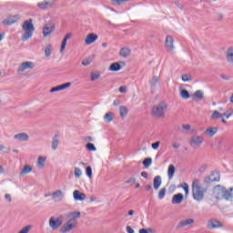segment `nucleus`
I'll return each mask as SVG.
<instances>
[{"label": "nucleus", "mask_w": 233, "mask_h": 233, "mask_svg": "<svg viewBox=\"0 0 233 233\" xmlns=\"http://www.w3.org/2000/svg\"><path fill=\"white\" fill-rule=\"evenodd\" d=\"M119 103H120L119 99H116L114 100L113 105L114 106H119Z\"/></svg>", "instance_id": "0e129e2a"}, {"label": "nucleus", "mask_w": 233, "mask_h": 233, "mask_svg": "<svg viewBox=\"0 0 233 233\" xmlns=\"http://www.w3.org/2000/svg\"><path fill=\"white\" fill-rule=\"evenodd\" d=\"M67 218H69V220L73 221V223H77L78 218H81V212L79 211L69 212L67 214Z\"/></svg>", "instance_id": "f3484780"}, {"label": "nucleus", "mask_w": 233, "mask_h": 233, "mask_svg": "<svg viewBox=\"0 0 233 233\" xmlns=\"http://www.w3.org/2000/svg\"><path fill=\"white\" fill-rule=\"evenodd\" d=\"M104 119L106 123H111V121H114V113L108 112L104 116Z\"/></svg>", "instance_id": "c756f323"}, {"label": "nucleus", "mask_w": 233, "mask_h": 233, "mask_svg": "<svg viewBox=\"0 0 233 233\" xmlns=\"http://www.w3.org/2000/svg\"><path fill=\"white\" fill-rule=\"evenodd\" d=\"M61 225H63L62 216L58 217L57 218H56V217H51L49 218V227L52 228V230H57Z\"/></svg>", "instance_id": "20e7f679"}, {"label": "nucleus", "mask_w": 233, "mask_h": 233, "mask_svg": "<svg viewBox=\"0 0 233 233\" xmlns=\"http://www.w3.org/2000/svg\"><path fill=\"white\" fill-rule=\"evenodd\" d=\"M221 180V175H219V172L215 171L210 173L209 177H205L204 181L205 183H214Z\"/></svg>", "instance_id": "423d86ee"}, {"label": "nucleus", "mask_w": 233, "mask_h": 233, "mask_svg": "<svg viewBox=\"0 0 233 233\" xmlns=\"http://www.w3.org/2000/svg\"><path fill=\"white\" fill-rule=\"evenodd\" d=\"M99 77H101L99 73H91V81H96V79H99Z\"/></svg>", "instance_id": "37998d69"}, {"label": "nucleus", "mask_w": 233, "mask_h": 233, "mask_svg": "<svg viewBox=\"0 0 233 233\" xmlns=\"http://www.w3.org/2000/svg\"><path fill=\"white\" fill-rule=\"evenodd\" d=\"M46 161V158L45 157H39L37 161L38 167H45Z\"/></svg>", "instance_id": "4c0bfd02"}, {"label": "nucleus", "mask_w": 233, "mask_h": 233, "mask_svg": "<svg viewBox=\"0 0 233 233\" xmlns=\"http://www.w3.org/2000/svg\"><path fill=\"white\" fill-rule=\"evenodd\" d=\"M229 110H230V113L228 114V117H232V116H233V108H231Z\"/></svg>", "instance_id": "774afa93"}, {"label": "nucleus", "mask_w": 233, "mask_h": 233, "mask_svg": "<svg viewBox=\"0 0 233 233\" xmlns=\"http://www.w3.org/2000/svg\"><path fill=\"white\" fill-rule=\"evenodd\" d=\"M3 150H7V151H4L3 154H6L7 152H10V148H8L3 145H0V152Z\"/></svg>", "instance_id": "5fc2aeb1"}, {"label": "nucleus", "mask_w": 233, "mask_h": 233, "mask_svg": "<svg viewBox=\"0 0 233 233\" xmlns=\"http://www.w3.org/2000/svg\"><path fill=\"white\" fill-rule=\"evenodd\" d=\"M70 37H72V35L71 34H67L66 35V36L64 37L63 41L65 43H66V41H68V39H70Z\"/></svg>", "instance_id": "052dcab7"}, {"label": "nucleus", "mask_w": 233, "mask_h": 233, "mask_svg": "<svg viewBox=\"0 0 233 233\" xmlns=\"http://www.w3.org/2000/svg\"><path fill=\"white\" fill-rule=\"evenodd\" d=\"M195 97H197V99H203V91L197 90L195 92Z\"/></svg>", "instance_id": "c03bdc74"}, {"label": "nucleus", "mask_w": 233, "mask_h": 233, "mask_svg": "<svg viewBox=\"0 0 233 233\" xmlns=\"http://www.w3.org/2000/svg\"><path fill=\"white\" fill-rule=\"evenodd\" d=\"M193 223H194L193 218L184 219L177 225L176 228L177 230H179L181 228H185V227H188V225H192Z\"/></svg>", "instance_id": "9b49d317"}, {"label": "nucleus", "mask_w": 233, "mask_h": 233, "mask_svg": "<svg viewBox=\"0 0 233 233\" xmlns=\"http://www.w3.org/2000/svg\"><path fill=\"white\" fill-rule=\"evenodd\" d=\"M121 68H123V66H121V64H119L118 62H115L110 65L109 72H119Z\"/></svg>", "instance_id": "b1692460"}, {"label": "nucleus", "mask_w": 233, "mask_h": 233, "mask_svg": "<svg viewBox=\"0 0 233 233\" xmlns=\"http://www.w3.org/2000/svg\"><path fill=\"white\" fill-rule=\"evenodd\" d=\"M167 108H168V105L166 102H160L158 105L153 106L152 114L155 117H165Z\"/></svg>", "instance_id": "7ed1b4c3"}, {"label": "nucleus", "mask_w": 233, "mask_h": 233, "mask_svg": "<svg viewBox=\"0 0 233 233\" xmlns=\"http://www.w3.org/2000/svg\"><path fill=\"white\" fill-rule=\"evenodd\" d=\"M77 227V223L73 222L72 220L68 219L66 224H64L61 228H60V232L61 233H67L70 232L72 230H74V228H76Z\"/></svg>", "instance_id": "39448f33"}, {"label": "nucleus", "mask_w": 233, "mask_h": 233, "mask_svg": "<svg viewBox=\"0 0 233 233\" xmlns=\"http://www.w3.org/2000/svg\"><path fill=\"white\" fill-rule=\"evenodd\" d=\"M132 50H130V48L128 47H124L120 49L119 52V56H121V57H128V56H130Z\"/></svg>", "instance_id": "a878e982"}, {"label": "nucleus", "mask_w": 233, "mask_h": 233, "mask_svg": "<svg viewBox=\"0 0 233 233\" xmlns=\"http://www.w3.org/2000/svg\"><path fill=\"white\" fill-rule=\"evenodd\" d=\"M214 196L216 199H226V201H233V187L227 189L225 186L217 185L214 187Z\"/></svg>", "instance_id": "f257e3e1"}, {"label": "nucleus", "mask_w": 233, "mask_h": 233, "mask_svg": "<svg viewBox=\"0 0 233 233\" xmlns=\"http://www.w3.org/2000/svg\"><path fill=\"white\" fill-rule=\"evenodd\" d=\"M167 196V187H163L158 193V199H163Z\"/></svg>", "instance_id": "ea45409f"}, {"label": "nucleus", "mask_w": 233, "mask_h": 233, "mask_svg": "<svg viewBox=\"0 0 233 233\" xmlns=\"http://www.w3.org/2000/svg\"><path fill=\"white\" fill-rule=\"evenodd\" d=\"M142 165H144V167H146V168H148V167H150V165H152V157H147L143 160Z\"/></svg>", "instance_id": "e433bc0d"}, {"label": "nucleus", "mask_w": 233, "mask_h": 233, "mask_svg": "<svg viewBox=\"0 0 233 233\" xmlns=\"http://www.w3.org/2000/svg\"><path fill=\"white\" fill-rule=\"evenodd\" d=\"M56 30V25L52 23L46 24L43 28V35L44 37H47V35H50L52 32Z\"/></svg>", "instance_id": "6e6552de"}, {"label": "nucleus", "mask_w": 233, "mask_h": 233, "mask_svg": "<svg viewBox=\"0 0 233 233\" xmlns=\"http://www.w3.org/2000/svg\"><path fill=\"white\" fill-rule=\"evenodd\" d=\"M86 141H88V143H91L92 141H94V138L92 137H86Z\"/></svg>", "instance_id": "69168bd1"}, {"label": "nucleus", "mask_w": 233, "mask_h": 233, "mask_svg": "<svg viewBox=\"0 0 233 233\" xmlns=\"http://www.w3.org/2000/svg\"><path fill=\"white\" fill-rule=\"evenodd\" d=\"M69 86H72V83L70 82L60 85L61 90H66V88H69Z\"/></svg>", "instance_id": "49530a36"}, {"label": "nucleus", "mask_w": 233, "mask_h": 233, "mask_svg": "<svg viewBox=\"0 0 233 233\" xmlns=\"http://www.w3.org/2000/svg\"><path fill=\"white\" fill-rule=\"evenodd\" d=\"M223 223L221 221L216 219V218H211L208 222V228H210L211 230H214L216 228H222Z\"/></svg>", "instance_id": "0eeeda50"}, {"label": "nucleus", "mask_w": 233, "mask_h": 233, "mask_svg": "<svg viewBox=\"0 0 233 233\" xmlns=\"http://www.w3.org/2000/svg\"><path fill=\"white\" fill-rule=\"evenodd\" d=\"M182 128H183V130H190L191 127H190V125H183Z\"/></svg>", "instance_id": "e2e57ef3"}, {"label": "nucleus", "mask_w": 233, "mask_h": 233, "mask_svg": "<svg viewBox=\"0 0 233 233\" xmlns=\"http://www.w3.org/2000/svg\"><path fill=\"white\" fill-rule=\"evenodd\" d=\"M141 176H142V177H144L145 179H148V173H147V171H143V172L141 173Z\"/></svg>", "instance_id": "680f3d73"}, {"label": "nucleus", "mask_w": 233, "mask_h": 233, "mask_svg": "<svg viewBox=\"0 0 233 233\" xmlns=\"http://www.w3.org/2000/svg\"><path fill=\"white\" fill-rule=\"evenodd\" d=\"M174 174H176V167L171 164L168 166L167 168L168 179H172V177H174Z\"/></svg>", "instance_id": "bb28decb"}, {"label": "nucleus", "mask_w": 233, "mask_h": 233, "mask_svg": "<svg viewBox=\"0 0 233 233\" xmlns=\"http://www.w3.org/2000/svg\"><path fill=\"white\" fill-rule=\"evenodd\" d=\"M148 232H152V229L151 228H141L139 229V233H148Z\"/></svg>", "instance_id": "bf43d9fd"}, {"label": "nucleus", "mask_w": 233, "mask_h": 233, "mask_svg": "<svg viewBox=\"0 0 233 233\" xmlns=\"http://www.w3.org/2000/svg\"><path fill=\"white\" fill-rule=\"evenodd\" d=\"M14 24H15V20H12L10 18L3 21V25H5V26H12Z\"/></svg>", "instance_id": "58836bf2"}, {"label": "nucleus", "mask_w": 233, "mask_h": 233, "mask_svg": "<svg viewBox=\"0 0 233 233\" xmlns=\"http://www.w3.org/2000/svg\"><path fill=\"white\" fill-rule=\"evenodd\" d=\"M23 29L25 31H32L35 30V27H34V24H32V19L26 20L24 22Z\"/></svg>", "instance_id": "a211bd4d"}, {"label": "nucleus", "mask_w": 233, "mask_h": 233, "mask_svg": "<svg viewBox=\"0 0 233 233\" xmlns=\"http://www.w3.org/2000/svg\"><path fill=\"white\" fill-rule=\"evenodd\" d=\"M163 181L161 180V176H156L153 179V187L155 190H159V187H161V184Z\"/></svg>", "instance_id": "412c9836"}, {"label": "nucleus", "mask_w": 233, "mask_h": 233, "mask_svg": "<svg viewBox=\"0 0 233 233\" xmlns=\"http://www.w3.org/2000/svg\"><path fill=\"white\" fill-rule=\"evenodd\" d=\"M35 66L34 62H24L19 66L17 72H25L28 68H34Z\"/></svg>", "instance_id": "9d476101"}, {"label": "nucleus", "mask_w": 233, "mask_h": 233, "mask_svg": "<svg viewBox=\"0 0 233 233\" xmlns=\"http://www.w3.org/2000/svg\"><path fill=\"white\" fill-rule=\"evenodd\" d=\"M113 5H117L118 6L122 4V3H127L128 0H111Z\"/></svg>", "instance_id": "8fccbe9b"}, {"label": "nucleus", "mask_w": 233, "mask_h": 233, "mask_svg": "<svg viewBox=\"0 0 233 233\" xmlns=\"http://www.w3.org/2000/svg\"><path fill=\"white\" fill-rule=\"evenodd\" d=\"M45 56L46 57H50L52 56V45H48L45 48Z\"/></svg>", "instance_id": "f704fd0d"}, {"label": "nucleus", "mask_w": 233, "mask_h": 233, "mask_svg": "<svg viewBox=\"0 0 233 233\" xmlns=\"http://www.w3.org/2000/svg\"><path fill=\"white\" fill-rule=\"evenodd\" d=\"M165 46L166 48H167V50H174L175 46H174V38L170 35H167L166 37V43H165Z\"/></svg>", "instance_id": "dca6fc26"}, {"label": "nucleus", "mask_w": 233, "mask_h": 233, "mask_svg": "<svg viewBox=\"0 0 233 233\" xmlns=\"http://www.w3.org/2000/svg\"><path fill=\"white\" fill-rule=\"evenodd\" d=\"M226 59L229 65H233V46H230L227 50Z\"/></svg>", "instance_id": "6ab92c4d"}, {"label": "nucleus", "mask_w": 233, "mask_h": 233, "mask_svg": "<svg viewBox=\"0 0 233 233\" xmlns=\"http://www.w3.org/2000/svg\"><path fill=\"white\" fill-rule=\"evenodd\" d=\"M57 147H59V136L55 135L52 141V149L57 150Z\"/></svg>", "instance_id": "cd10ccee"}, {"label": "nucleus", "mask_w": 233, "mask_h": 233, "mask_svg": "<svg viewBox=\"0 0 233 233\" xmlns=\"http://www.w3.org/2000/svg\"><path fill=\"white\" fill-rule=\"evenodd\" d=\"M159 145H161V142L157 141V142L151 144V147L153 148V150H157V148H159Z\"/></svg>", "instance_id": "09e8293b"}, {"label": "nucleus", "mask_w": 233, "mask_h": 233, "mask_svg": "<svg viewBox=\"0 0 233 233\" xmlns=\"http://www.w3.org/2000/svg\"><path fill=\"white\" fill-rule=\"evenodd\" d=\"M65 48H66V42L62 41L61 47H60V53L63 54L65 51Z\"/></svg>", "instance_id": "4d7b16f0"}, {"label": "nucleus", "mask_w": 233, "mask_h": 233, "mask_svg": "<svg viewBox=\"0 0 233 233\" xmlns=\"http://www.w3.org/2000/svg\"><path fill=\"white\" fill-rule=\"evenodd\" d=\"M118 92H120V94H127V86H122L118 88Z\"/></svg>", "instance_id": "6e6d98bb"}, {"label": "nucleus", "mask_w": 233, "mask_h": 233, "mask_svg": "<svg viewBox=\"0 0 233 233\" xmlns=\"http://www.w3.org/2000/svg\"><path fill=\"white\" fill-rule=\"evenodd\" d=\"M227 116V113H219V111H214L213 114L211 115V119H221V117H225Z\"/></svg>", "instance_id": "c85d7f7f"}, {"label": "nucleus", "mask_w": 233, "mask_h": 233, "mask_svg": "<svg viewBox=\"0 0 233 233\" xmlns=\"http://www.w3.org/2000/svg\"><path fill=\"white\" fill-rule=\"evenodd\" d=\"M125 183L126 185H134V183H136V177H132L129 179H127Z\"/></svg>", "instance_id": "3c124183"}, {"label": "nucleus", "mask_w": 233, "mask_h": 233, "mask_svg": "<svg viewBox=\"0 0 233 233\" xmlns=\"http://www.w3.org/2000/svg\"><path fill=\"white\" fill-rule=\"evenodd\" d=\"M61 86L59 85V86H54V87H52L51 89H50V92L51 93H54V92H61Z\"/></svg>", "instance_id": "603ef678"}, {"label": "nucleus", "mask_w": 233, "mask_h": 233, "mask_svg": "<svg viewBox=\"0 0 233 233\" xmlns=\"http://www.w3.org/2000/svg\"><path fill=\"white\" fill-rule=\"evenodd\" d=\"M157 83H159V77L153 76L152 80L150 81L151 88H156V86H157Z\"/></svg>", "instance_id": "72a5a7b5"}, {"label": "nucleus", "mask_w": 233, "mask_h": 233, "mask_svg": "<svg viewBox=\"0 0 233 233\" xmlns=\"http://www.w3.org/2000/svg\"><path fill=\"white\" fill-rule=\"evenodd\" d=\"M64 198L65 194H63L61 189L56 190L52 194V199H55V201H63Z\"/></svg>", "instance_id": "4468645a"}, {"label": "nucleus", "mask_w": 233, "mask_h": 233, "mask_svg": "<svg viewBox=\"0 0 233 233\" xmlns=\"http://www.w3.org/2000/svg\"><path fill=\"white\" fill-rule=\"evenodd\" d=\"M145 188H146V190L150 191V190H152V185H147L145 187Z\"/></svg>", "instance_id": "338daca9"}, {"label": "nucleus", "mask_w": 233, "mask_h": 233, "mask_svg": "<svg viewBox=\"0 0 233 233\" xmlns=\"http://www.w3.org/2000/svg\"><path fill=\"white\" fill-rule=\"evenodd\" d=\"M205 192H207V189L202 188L201 186H199V180L195 179L192 183V194H193V199L196 201H203V198H205Z\"/></svg>", "instance_id": "f03ea898"}, {"label": "nucleus", "mask_w": 233, "mask_h": 233, "mask_svg": "<svg viewBox=\"0 0 233 233\" xmlns=\"http://www.w3.org/2000/svg\"><path fill=\"white\" fill-rule=\"evenodd\" d=\"M126 230L127 233H136V231H134V229L130 226H127Z\"/></svg>", "instance_id": "13d9d810"}, {"label": "nucleus", "mask_w": 233, "mask_h": 233, "mask_svg": "<svg viewBox=\"0 0 233 233\" xmlns=\"http://www.w3.org/2000/svg\"><path fill=\"white\" fill-rule=\"evenodd\" d=\"M205 138L203 137L194 136L191 137L190 146L191 147H201L203 145Z\"/></svg>", "instance_id": "1a4fd4ad"}, {"label": "nucleus", "mask_w": 233, "mask_h": 233, "mask_svg": "<svg viewBox=\"0 0 233 233\" xmlns=\"http://www.w3.org/2000/svg\"><path fill=\"white\" fill-rule=\"evenodd\" d=\"M86 148L89 151V152H96V150H97V148L96 147V146L90 142H88L86 145Z\"/></svg>", "instance_id": "c9c22d12"}, {"label": "nucleus", "mask_w": 233, "mask_h": 233, "mask_svg": "<svg viewBox=\"0 0 233 233\" xmlns=\"http://www.w3.org/2000/svg\"><path fill=\"white\" fill-rule=\"evenodd\" d=\"M14 139H18V141H28L30 137H28V134L26 133H18L15 135Z\"/></svg>", "instance_id": "4be33fe9"}, {"label": "nucleus", "mask_w": 233, "mask_h": 233, "mask_svg": "<svg viewBox=\"0 0 233 233\" xmlns=\"http://www.w3.org/2000/svg\"><path fill=\"white\" fill-rule=\"evenodd\" d=\"M90 63H92V60L91 59H84L83 61H82V65H83V66H88L89 65H90Z\"/></svg>", "instance_id": "864d4df0"}, {"label": "nucleus", "mask_w": 233, "mask_h": 233, "mask_svg": "<svg viewBox=\"0 0 233 233\" xmlns=\"http://www.w3.org/2000/svg\"><path fill=\"white\" fill-rule=\"evenodd\" d=\"M33 35H34V31H25L22 35V39L24 41H28V39H30V37H32Z\"/></svg>", "instance_id": "2f4dec72"}, {"label": "nucleus", "mask_w": 233, "mask_h": 233, "mask_svg": "<svg viewBox=\"0 0 233 233\" xmlns=\"http://www.w3.org/2000/svg\"><path fill=\"white\" fill-rule=\"evenodd\" d=\"M99 39V36L94 33H90L86 37V45H92V43H96Z\"/></svg>", "instance_id": "ddd939ff"}, {"label": "nucleus", "mask_w": 233, "mask_h": 233, "mask_svg": "<svg viewBox=\"0 0 233 233\" xmlns=\"http://www.w3.org/2000/svg\"><path fill=\"white\" fill-rule=\"evenodd\" d=\"M86 176H87V177H89V179H92V167L87 166L86 167Z\"/></svg>", "instance_id": "a19ab883"}, {"label": "nucleus", "mask_w": 233, "mask_h": 233, "mask_svg": "<svg viewBox=\"0 0 233 233\" xmlns=\"http://www.w3.org/2000/svg\"><path fill=\"white\" fill-rule=\"evenodd\" d=\"M183 199H184L183 193H177L173 196L172 204L173 205H180V203H183Z\"/></svg>", "instance_id": "2eb2a0df"}, {"label": "nucleus", "mask_w": 233, "mask_h": 233, "mask_svg": "<svg viewBox=\"0 0 233 233\" xmlns=\"http://www.w3.org/2000/svg\"><path fill=\"white\" fill-rule=\"evenodd\" d=\"M182 81L184 83H187L188 81H192V76L188 75V74H185L182 76Z\"/></svg>", "instance_id": "79ce46f5"}, {"label": "nucleus", "mask_w": 233, "mask_h": 233, "mask_svg": "<svg viewBox=\"0 0 233 233\" xmlns=\"http://www.w3.org/2000/svg\"><path fill=\"white\" fill-rule=\"evenodd\" d=\"M81 174H83V172L81 171V168L76 167L75 168V177H81Z\"/></svg>", "instance_id": "de8ad7c7"}, {"label": "nucleus", "mask_w": 233, "mask_h": 233, "mask_svg": "<svg viewBox=\"0 0 233 233\" xmlns=\"http://www.w3.org/2000/svg\"><path fill=\"white\" fill-rule=\"evenodd\" d=\"M182 188H183V190H184L186 196H188V192H189L188 184L183 183V184H182Z\"/></svg>", "instance_id": "a18cd8bd"}, {"label": "nucleus", "mask_w": 233, "mask_h": 233, "mask_svg": "<svg viewBox=\"0 0 233 233\" xmlns=\"http://www.w3.org/2000/svg\"><path fill=\"white\" fill-rule=\"evenodd\" d=\"M180 97H182V99H190V93L187 89H182L180 91Z\"/></svg>", "instance_id": "7c9ffc66"}, {"label": "nucleus", "mask_w": 233, "mask_h": 233, "mask_svg": "<svg viewBox=\"0 0 233 233\" xmlns=\"http://www.w3.org/2000/svg\"><path fill=\"white\" fill-rule=\"evenodd\" d=\"M73 197L75 201H85V199H86V195H85V193H81L79 190H75L73 192Z\"/></svg>", "instance_id": "f8f14e48"}, {"label": "nucleus", "mask_w": 233, "mask_h": 233, "mask_svg": "<svg viewBox=\"0 0 233 233\" xmlns=\"http://www.w3.org/2000/svg\"><path fill=\"white\" fill-rule=\"evenodd\" d=\"M219 130V128L218 127H208L205 131V134L207 136H209V137H214V136H216L218 134V131Z\"/></svg>", "instance_id": "aec40b11"}, {"label": "nucleus", "mask_w": 233, "mask_h": 233, "mask_svg": "<svg viewBox=\"0 0 233 233\" xmlns=\"http://www.w3.org/2000/svg\"><path fill=\"white\" fill-rule=\"evenodd\" d=\"M52 5H54V3H50L47 1L37 3V6L38 8H40V10H47L48 8H50V6H52Z\"/></svg>", "instance_id": "5701e85b"}, {"label": "nucleus", "mask_w": 233, "mask_h": 233, "mask_svg": "<svg viewBox=\"0 0 233 233\" xmlns=\"http://www.w3.org/2000/svg\"><path fill=\"white\" fill-rule=\"evenodd\" d=\"M30 172H32V167L25 165L20 172V175L25 176V174H30Z\"/></svg>", "instance_id": "473e14b6"}, {"label": "nucleus", "mask_w": 233, "mask_h": 233, "mask_svg": "<svg viewBox=\"0 0 233 233\" xmlns=\"http://www.w3.org/2000/svg\"><path fill=\"white\" fill-rule=\"evenodd\" d=\"M119 114H120V117L122 119H125V117H127V116L128 115V108H127V106H120Z\"/></svg>", "instance_id": "393cba45"}]
</instances>
